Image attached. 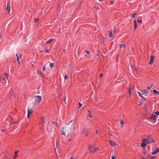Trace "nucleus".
<instances>
[{
  "label": "nucleus",
  "mask_w": 159,
  "mask_h": 159,
  "mask_svg": "<svg viewBox=\"0 0 159 159\" xmlns=\"http://www.w3.org/2000/svg\"><path fill=\"white\" fill-rule=\"evenodd\" d=\"M154 142L150 137H148L147 138L143 139L141 144L140 146L142 147H144L146 144L150 143L151 142Z\"/></svg>",
  "instance_id": "f257e3e1"
},
{
  "label": "nucleus",
  "mask_w": 159,
  "mask_h": 159,
  "mask_svg": "<svg viewBox=\"0 0 159 159\" xmlns=\"http://www.w3.org/2000/svg\"><path fill=\"white\" fill-rule=\"evenodd\" d=\"M35 101L33 103L34 106L39 104L42 100V98L41 96L37 95L34 97Z\"/></svg>",
  "instance_id": "f03ea898"
},
{
  "label": "nucleus",
  "mask_w": 159,
  "mask_h": 159,
  "mask_svg": "<svg viewBox=\"0 0 159 159\" xmlns=\"http://www.w3.org/2000/svg\"><path fill=\"white\" fill-rule=\"evenodd\" d=\"M89 149L90 152L91 153H94L98 150V148L95 147L94 145L89 146Z\"/></svg>",
  "instance_id": "7ed1b4c3"
},
{
  "label": "nucleus",
  "mask_w": 159,
  "mask_h": 159,
  "mask_svg": "<svg viewBox=\"0 0 159 159\" xmlns=\"http://www.w3.org/2000/svg\"><path fill=\"white\" fill-rule=\"evenodd\" d=\"M8 74L7 73L3 74L0 77V81L2 80V82L4 81L5 84H6V78L7 79L8 78Z\"/></svg>",
  "instance_id": "20e7f679"
},
{
  "label": "nucleus",
  "mask_w": 159,
  "mask_h": 159,
  "mask_svg": "<svg viewBox=\"0 0 159 159\" xmlns=\"http://www.w3.org/2000/svg\"><path fill=\"white\" fill-rule=\"evenodd\" d=\"M149 120L152 123H155L156 122L157 120L156 118V116L153 113L151 115L150 118V120Z\"/></svg>",
  "instance_id": "39448f33"
},
{
  "label": "nucleus",
  "mask_w": 159,
  "mask_h": 159,
  "mask_svg": "<svg viewBox=\"0 0 159 159\" xmlns=\"http://www.w3.org/2000/svg\"><path fill=\"white\" fill-rule=\"evenodd\" d=\"M153 151L151 154L153 155H155L157 153L159 152V149L158 147H154L152 148Z\"/></svg>",
  "instance_id": "423d86ee"
},
{
  "label": "nucleus",
  "mask_w": 159,
  "mask_h": 159,
  "mask_svg": "<svg viewBox=\"0 0 159 159\" xmlns=\"http://www.w3.org/2000/svg\"><path fill=\"white\" fill-rule=\"evenodd\" d=\"M109 141L110 142V144L112 146H117L118 145V144L117 143H116L115 141L113 140H109Z\"/></svg>",
  "instance_id": "0eeeda50"
},
{
  "label": "nucleus",
  "mask_w": 159,
  "mask_h": 159,
  "mask_svg": "<svg viewBox=\"0 0 159 159\" xmlns=\"http://www.w3.org/2000/svg\"><path fill=\"white\" fill-rule=\"evenodd\" d=\"M33 113V110L31 109H28V114L27 117L29 118L30 117V115Z\"/></svg>",
  "instance_id": "6e6552de"
},
{
  "label": "nucleus",
  "mask_w": 159,
  "mask_h": 159,
  "mask_svg": "<svg viewBox=\"0 0 159 159\" xmlns=\"http://www.w3.org/2000/svg\"><path fill=\"white\" fill-rule=\"evenodd\" d=\"M154 57L153 56H151L150 57V61L149 63V64H152L154 62Z\"/></svg>",
  "instance_id": "1a4fd4ad"
},
{
  "label": "nucleus",
  "mask_w": 159,
  "mask_h": 159,
  "mask_svg": "<svg viewBox=\"0 0 159 159\" xmlns=\"http://www.w3.org/2000/svg\"><path fill=\"white\" fill-rule=\"evenodd\" d=\"M88 111L89 112V113H88V117H87V119L88 120H89L90 118H91L93 117V116H92V115L91 114V112L90 111L88 110Z\"/></svg>",
  "instance_id": "9d476101"
},
{
  "label": "nucleus",
  "mask_w": 159,
  "mask_h": 159,
  "mask_svg": "<svg viewBox=\"0 0 159 159\" xmlns=\"http://www.w3.org/2000/svg\"><path fill=\"white\" fill-rule=\"evenodd\" d=\"M83 57L84 58H89L90 57V55H88L87 54L83 53Z\"/></svg>",
  "instance_id": "9b49d317"
},
{
  "label": "nucleus",
  "mask_w": 159,
  "mask_h": 159,
  "mask_svg": "<svg viewBox=\"0 0 159 159\" xmlns=\"http://www.w3.org/2000/svg\"><path fill=\"white\" fill-rule=\"evenodd\" d=\"M18 151H16L15 152L14 156L13 157V159H16L17 156V153L18 152Z\"/></svg>",
  "instance_id": "f8f14e48"
},
{
  "label": "nucleus",
  "mask_w": 159,
  "mask_h": 159,
  "mask_svg": "<svg viewBox=\"0 0 159 159\" xmlns=\"http://www.w3.org/2000/svg\"><path fill=\"white\" fill-rule=\"evenodd\" d=\"M41 123H40V125H42V126H43V124L44 122L45 119H44V118H43L42 117L41 118Z\"/></svg>",
  "instance_id": "ddd939ff"
},
{
  "label": "nucleus",
  "mask_w": 159,
  "mask_h": 159,
  "mask_svg": "<svg viewBox=\"0 0 159 159\" xmlns=\"http://www.w3.org/2000/svg\"><path fill=\"white\" fill-rule=\"evenodd\" d=\"M134 29L135 30L136 29L137 27V24L136 22V20H134Z\"/></svg>",
  "instance_id": "4468645a"
},
{
  "label": "nucleus",
  "mask_w": 159,
  "mask_h": 159,
  "mask_svg": "<svg viewBox=\"0 0 159 159\" xmlns=\"http://www.w3.org/2000/svg\"><path fill=\"white\" fill-rule=\"evenodd\" d=\"M120 124L121 125V127H122L124 125V122L123 119H121L120 121Z\"/></svg>",
  "instance_id": "2eb2a0df"
},
{
  "label": "nucleus",
  "mask_w": 159,
  "mask_h": 159,
  "mask_svg": "<svg viewBox=\"0 0 159 159\" xmlns=\"http://www.w3.org/2000/svg\"><path fill=\"white\" fill-rule=\"evenodd\" d=\"M53 40V39H50L49 40H48L46 42V44H48L49 43H50L52 42Z\"/></svg>",
  "instance_id": "dca6fc26"
},
{
  "label": "nucleus",
  "mask_w": 159,
  "mask_h": 159,
  "mask_svg": "<svg viewBox=\"0 0 159 159\" xmlns=\"http://www.w3.org/2000/svg\"><path fill=\"white\" fill-rule=\"evenodd\" d=\"M83 53H84V54H87L88 55H89L90 52L89 51L87 50H85L83 52Z\"/></svg>",
  "instance_id": "f3484780"
},
{
  "label": "nucleus",
  "mask_w": 159,
  "mask_h": 159,
  "mask_svg": "<svg viewBox=\"0 0 159 159\" xmlns=\"http://www.w3.org/2000/svg\"><path fill=\"white\" fill-rule=\"evenodd\" d=\"M16 61H17L18 64L20 65V61H19V57L18 56H17V54H16Z\"/></svg>",
  "instance_id": "a211bd4d"
},
{
  "label": "nucleus",
  "mask_w": 159,
  "mask_h": 159,
  "mask_svg": "<svg viewBox=\"0 0 159 159\" xmlns=\"http://www.w3.org/2000/svg\"><path fill=\"white\" fill-rule=\"evenodd\" d=\"M119 45H120V48H121L122 47H124L125 49V48H126L125 45L124 44H120Z\"/></svg>",
  "instance_id": "6ab92c4d"
},
{
  "label": "nucleus",
  "mask_w": 159,
  "mask_h": 159,
  "mask_svg": "<svg viewBox=\"0 0 159 159\" xmlns=\"http://www.w3.org/2000/svg\"><path fill=\"white\" fill-rule=\"evenodd\" d=\"M153 93L155 94H159V92L158 91H157L156 89H154L153 90Z\"/></svg>",
  "instance_id": "aec40b11"
},
{
  "label": "nucleus",
  "mask_w": 159,
  "mask_h": 159,
  "mask_svg": "<svg viewBox=\"0 0 159 159\" xmlns=\"http://www.w3.org/2000/svg\"><path fill=\"white\" fill-rule=\"evenodd\" d=\"M138 94L139 96L141 97L142 98H143V99H144L143 97L142 96V95L143 94L142 93H141L139 91L138 92Z\"/></svg>",
  "instance_id": "412c9836"
},
{
  "label": "nucleus",
  "mask_w": 159,
  "mask_h": 159,
  "mask_svg": "<svg viewBox=\"0 0 159 159\" xmlns=\"http://www.w3.org/2000/svg\"><path fill=\"white\" fill-rule=\"evenodd\" d=\"M87 131V129L85 128H84V129L82 131V133H84L86 132Z\"/></svg>",
  "instance_id": "4be33fe9"
},
{
  "label": "nucleus",
  "mask_w": 159,
  "mask_h": 159,
  "mask_svg": "<svg viewBox=\"0 0 159 159\" xmlns=\"http://www.w3.org/2000/svg\"><path fill=\"white\" fill-rule=\"evenodd\" d=\"M104 39H105V38L103 37L100 41L101 43H103L104 41Z\"/></svg>",
  "instance_id": "5701e85b"
},
{
  "label": "nucleus",
  "mask_w": 159,
  "mask_h": 159,
  "mask_svg": "<svg viewBox=\"0 0 159 159\" xmlns=\"http://www.w3.org/2000/svg\"><path fill=\"white\" fill-rule=\"evenodd\" d=\"M8 13L9 14V12H10V7H9L8 8V4H7V6L6 10H7L8 9Z\"/></svg>",
  "instance_id": "b1692460"
},
{
  "label": "nucleus",
  "mask_w": 159,
  "mask_h": 159,
  "mask_svg": "<svg viewBox=\"0 0 159 159\" xmlns=\"http://www.w3.org/2000/svg\"><path fill=\"white\" fill-rule=\"evenodd\" d=\"M54 66V64L53 63H50L49 64V66L51 68L53 67Z\"/></svg>",
  "instance_id": "393cba45"
},
{
  "label": "nucleus",
  "mask_w": 159,
  "mask_h": 159,
  "mask_svg": "<svg viewBox=\"0 0 159 159\" xmlns=\"http://www.w3.org/2000/svg\"><path fill=\"white\" fill-rule=\"evenodd\" d=\"M143 93H148L149 91L147 90V89L144 90L143 91Z\"/></svg>",
  "instance_id": "a878e982"
},
{
  "label": "nucleus",
  "mask_w": 159,
  "mask_h": 159,
  "mask_svg": "<svg viewBox=\"0 0 159 159\" xmlns=\"http://www.w3.org/2000/svg\"><path fill=\"white\" fill-rule=\"evenodd\" d=\"M136 14H131L130 16H131L132 18H134L135 17V15H136Z\"/></svg>",
  "instance_id": "bb28decb"
},
{
  "label": "nucleus",
  "mask_w": 159,
  "mask_h": 159,
  "mask_svg": "<svg viewBox=\"0 0 159 159\" xmlns=\"http://www.w3.org/2000/svg\"><path fill=\"white\" fill-rule=\"evenodd\" d=\"M112 31H109V36L110 37H111L112 34Z\"/></svg>",
  "instance_id": "cd10ccee"
},
{
  "label": "nucleus",
  "mask_w": 159,
  "mask_h": 159,
  "mask_svg": "<svg viewBox=\"0 0 159 159\" xmlns=\"http://www.w3.org/2000/svg\"><path fill=\"white\" fill-rule=\"evenodd\" d=\"M155 114L157 115H159V112L158 111H156V112H155L154 113Z\"/></svg>",
  "instance_id": "c85d7f7f"
},
{
  "label": "nucleus",
  "mask_w": 159,
  "mask_h": 159,
  "mask_svg": "<svg viewBox=\"0 0 159 159\" xmlns=\"http://www.w3.org/2000/svg\"><path fill=\"white\" fill-rule=\"evenodd\" d=\"M79 107H78V108H80L82 105V104L80 103H79Z\"/></svg>",
  "instance_id": "c756f323"
},
{
  "label": "nucleus",
  "mask_w": 159,
  "mask_h": 159,
  "mask_svg": "<svg viewBox=\"0 0 159 159\" xmlns=\"http://www.w3.org/2000/svg\"><path fill=\"white\" fill-rule=\"evenodd\" d=\"M67 75H66L65 76V77H64V80H66L67 79Z\"/></svg>",
  "instance_id": "7c9ffc66"
},
{
  "label": "nucleus",
  "mask_w": 159,
  "mask_h": 159,
  "mask_svg": "<svg viewBox=\"0 0 159 159\" xmlns=\"http://www.w3.org/2000/svg\"><path fill=\"white\" fill-rule=\"evenodd\" d=\"M39 20V19L37 18H35L34 19V22H37Z\"/></svg>",
  "instance_id": "2f4dec72"
},
{
  "label": "nucleus",
  "mask_w": 159,
  "mask_h": 159,
  "mask_svg": "<svg viewBox=\"0 0 159 159\" xmlns=\"http://www.w3.org/2000/svg\"><path fill=\"white\" fill-rule=\"evenodd\" d=\"M151 159H153V158H154V157H153V156H152H152H151ZM143 159H146V158H143Z\"/></svg>",
  "instance_id": "473e14b6"
},
{
  "label": "nucleus",
  "mask_w": 159,
  "mask_h": 159,
  "mask_svg": "<svg viewBox=\"0 0 159 159\" xmlns=\"http://www.w3.org/2000/svg\"><path fill=\"white\" fill-rule=\"evenodd\" d=\"M52 123L54 124H55L57 126V122H53Z\"/></svg>",
  "instance_id": "72a5a7b5"
},
{
  "label": "nucleus",
  "mask_w": 159,
  "mask_h": 159,
  "mask_svg": "<svg viewBox=\"0 0 159 159\" xmlns=\"http://www.w3.org/2000/svg\"><path fill=\"white\" fill-rule=\"evenodd\" d=\"M138 22L139 23H142V20H138Z\"/></svg>",
  "instance_id": "f704fd0d"
},
{
  "label": "nucleus",
  "mask_w": 159,
  "mask_h": 159,
  "mask_svg": "<svg viewBox=\"0 0 159 159\" xmlns=\"http://www.w3.org/2000/svg\"><path fill=\"white\" fill-rule=\"evenodd\" d=\"M44 52H47V53H48L49 52V51L48 50H44Z\"/></svg>",
  "instance_id": "c9c22d12"
},
{
  "label": "nucleus",
  "mask_w": 159,
  "mask_h": 159,
  "mask_svg": "<svg viewBox=\"0 0 159 159\" xmlns=\"http://www.w3.org/2000/svg\"><path fill=\"white\" fill-rule=\"evenodd\" d=\"M147 87L148 88V90H150V88H151V87H150V86H147Z\"/></svg>",
  "instance_id": "e433bc0d"
},
{
  "label": "nucleus",
  "mask_w": 159,
  "mask_h": 159,
  "mask_svg": "<svg viewBox=\"0 0 159 159\" xmlns=\"http://www.w3.org/2000/svg\"><path fill=\"white\" fill-rule=\"evenodd\" d=\"M45 65H44L43 67V70L44 71L45 70Z\"/></svg>",
  "instance_id": "4c0bfd02"
},
{
  "label": "nucleus",
  "mask_w": 159,
  "mask_h": 159,
  "mask_svg": "<svg viewBox=\"0 0 159 159\" xmlns=\"http://www.w3.org/2000/svg\"><path fill=\"white\" fill-rule=\"evenodd\" d=\"M111 159H116V157L114 156H112L111 157Z\"/></svg>",
  "instance_id": "58836bf2"
},
{
  "label": "nucleus",
  "mask_w": 159,
  "mask_h": 159,
  "mask_svg": "<svg viewBox=\"0 0 159 159\" xmlns=\"http://www.w3.org/2000/svg\"><path fill=\"white\" fill-rule=\"evenodd\" d=\"M128 91H129V94H131V92H130L131 89H130V88L129 89Z\"/></svg>",
  "instance_id": "ea45409f"
},
{
  "label": "nucleus",
  "mask_w": 159,
  "mask_h": 159,
  "mask_svg": "<svg viewBox=\"0 0 159 159\" xmlns=\"http://www.w3.org/2000/svg\"><path fill=\"white\" fill-rule=\"evenodd\" d=\"M73 121V120H71L70 121V122H69V123L68 124V125H69L70 123H71Z\"/></svg>",
  "instance_id": "a19ab883"
},
{
  "label": "nucleus",
  "mask_w": 159,
  "mask_h": 159,
  "mask_svg": "<svg viewBox=\"0 0 159 159\" xmlns=\"http://www.w3.org/2000/svg\"><path fill=\"white\" fill-rule=\"evenodd\" d=\"M114 2V1H110V2L112 4H113Z\"/></svg>",
  "instance_id": "79ce46f5"
},
{
  "label": "nucleus",
  "mask_w": 159,
  "mask_h": 159,
  "mask_svg": "<svg viewBox=\"0 0 159 159\" xmlns=\"http://www.w3.org/2000/svg\"><path fill=\"white\" fill-rule=\"evenodd\" d=\"M113 32L115 34L116 33V30L115 29L113 31Z\"/></svg>",
  "instance_id": "37998d69"
},
{
  "label": "nucleus",
  "mask_w": 159,
  "mask_h": 159,
  "mask_svg": "<svg viewBox=\"0 0 159 159\" xmlns=\"http://www.w3.org/2000/svg\"><path fill=\"white\" fill-rule=\"evenodd\" d=\"M69 159H75L73 157H71Z\"/></svg>",
  "instance_id": "c03bdc74"
},
{
  "label": "nucleus",
  "mask_w": 159,
  "mask_h": 159,
  "mask_svg": "<svg viewBox=\"0 0 159 159\" xmlns=\"http://www.w3.org/2000/svg\"><path fill=\"white\" fill-rule=\"evenodd\" d=\"M133 70H134H134H137V68H135V69H134Z\"/></svg>",
  "instance_id": "a18cd8bd"
},
{
  "label": "nucleus",
  "mask_w": 159,
  "mask_h": 159,
  "mask_svg": "<svg viewBox=\"0 0 159 159\" xmlns=\"http://www.w3.org/2000/svg\"><path fill=\"white\" fill-rule=\"evenodd\" d=\"M44 52V51H40V52H41V53H42V52Z\"/></svg>",
  "instance_id": "49530a36"
},
{
  "label": "nucleus",
  "mask_w": 159,
  "mask_h": 159,
  "mask_svg": "<svg viewBox=\"0 0 159 159\" xmlns=\"http://www.w3.org/2000/svg\"><path fill=\"white\" fill-rule=\"evenodd\" d=\"M96 133L97 134H98V131H97V130H96Z\"/></svg>",
  "instance_id": "de8ad7c7"
},
{
  "label": "nucleus",
  "mask_w": 159,
  "mask_h": 159,
  "mask_svg": "<svg viewBox=\"0 0 159 159\" xmlns=\"http://www.w3.org/2000/svg\"><path fill=\"white\" fill-rule=\"evenodd\" d=\"M102 76H103V75H102V74H100V76L101 77H102Z\"/></svg>",
  "instance_id": "09e8293b"
},
{
  "label": "nucleus",
  "mask_w": 159,
  "mask_h": 159,
  "mask_svg": "<svg viewBox=\"0 0 159 159\" xmlns=\"http://www.w3.org/2000/svg\"><path fill=\"white\" fill-rule=\"evenodd\" d=\"M62 134H63V135H65L64 132H63L62 133Z\"/></svg>",
  "instance_id": "8fccbe9b"
},
{
  "label": "nucleus",
  "mask_w": 159,
  "mask_h": 159,
  "mask_svg": "<svg viewBox=\"0 0 159 159\" xmlns=\"http://www.w3.org/2000/svg\"><path fill=\"white\" fill-rule=\"evenodd\" d=\"M2 38V36L1 34H0V39Z\"/></svg>",
  "instance_id": "3c124183"
},
{
  "label": "nucleus",
  "mask_w": 159,
  "mask_h": 159,
  "mask_svg": "<svg viewBox=\"0 0 159 159\" xmlns=\"http://www.w3.org/2000/svg\"><path fill=\"white\" fill-rule=\"evenodd\" d=\"M99 1H103V0H98Z\"/></svg>",
  "instance_id": "603ef678"
},
{
  "label": "nucleus",
  "mask_w": 159,
  "mask_h": 159,
  "mask_svg": "<svg viewBox=\"0 0 159 159\" xmlns=\"http://www.w3.org/2000/svg\"><path fill=\"white\" fill-rule=\"evenodd\" d=\"M153 86V85H151L150 87H151V88Z\"/></svg>",
  "instance_id": "864d4df0"
},
{
  "label": "nucleus",
  "mask_w": 159,
  "mask_h": 159,
  "mask_svg": "<svg viewBox=\"0 0 159 159\" xmlns=\"http://www.w3.org/2000/svg\"><path fill=\"white\" fill-rule=\"evenodd\" d=\"M69 141H71V139H69Z\"/></svg>",
  "instance_id": "5fc2aeb1"
},
{
  "label": "nucleus",
  "mask_w": 159,
  "mask_h": 159,
  "mask_svg": "<svg viewBox=\"0 0 159 159\" xmlns=\"http://www.w3.org/2000/svg\"><path fill=\"white\" fill-rule=\"evenodd\" d=\"M57 143H56V146H57Z\"/></svg>",
  "instance_id": "6e6d98bb"
},
{
  "label": "nucleus",
  "mask_w": 159,
  "mask_h": 159,
  "mask_svg": "<svg viewBox=\"0 0 159 159\" xmlns=\"http://www.w3.org/2000/svg\"><path fill=\"white\" fill-rule=\"evenodd\" d=\"M21 57V56L20 57V58Z\"/></svg>",
  "instance_id": "4d7b16f0"
},
{
  "label": "nucleus",
  "mask_w": 159,
  "mask_h": 159,
  "mask_svg": "<svg viewBox=\"0 0 159 159\" xmlns=\"http://www.w3.org/2000/svg\"><path fill=\"white\" fill-rule=\"evenodd\" d=\"M140 105H141V104H139V106H140Z\"/></svg>",
  "instance_id": "13d9d810"
},
{
  "label": "nucleus",
  "mask_w": 159,
  "mask_h": 159,
  "mask_svg": "<svg viewBox=\"0 0 159 159\" xmlns=\"http://www.w3.org/2000/svg\"><path fill=\"white\" fill-rule=\"evenodd\" d=\"M140 105H141V104H139V106H140Z\"/></svg>",
  "instance_id": "bf43d9fd"
},
{
  "label": "nucleus",
  "mask_w": 159,
  "mask_h": 159,
  "mask_svg": "<svg viewBox=\"0 0 159 159\" xmlns=\"http://www.w3.org/2000/svg\"><path fill=\"white\" fill-rule=\"evenodd\" d=\"M158 120L159 121V118L158 119Z\"/></svg>",
  "instance_id": "052dcab7"
}]
</instances>
